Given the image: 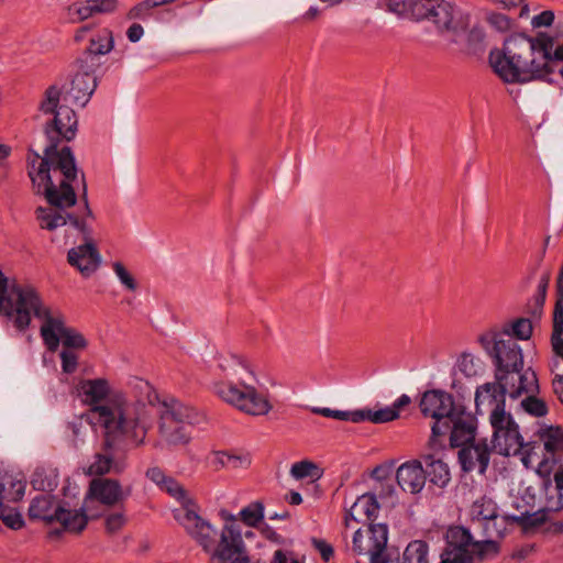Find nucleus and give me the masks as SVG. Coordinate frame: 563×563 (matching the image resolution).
I'll return each mask as SVG.
<instances>
[{
	"instance_id": "nucleus-1",
	"label": "nucleus",
	"mask_w": 563,
	"mask_h": 563,
	"mask_svg": "<svg viewBox=\"0 0 563 563\" xmlns=\"http://www.w3.org/2000/svg\"><path fill=\"white\" fill-rule=\"evenodd\" d=\"M62 93L59 87L51 85L40 103V110L45 114H53V119L43 128L48 144L43 151L44 155H40L37 168L49 185L47 198L53 203H74L76 198L73 183L78 178L79 169L71 147L58 146L63 141L71 142L76 137L78 117L73 108L59 104Z\"/></svg>"
},
{
	"instance_id": "nucleus-2",
	"label": "nucleus",
	"mask_w": 563,
	"mask_h": 563,
	"mask_svg": "<svg viewBox=\"0 0 563 563\" xmlns=\"http://www.w3.org/2000/svg\"><path fill=\"white\" fill-rule=\"evenodd\" d=\"M555 45V37L539 31L536 36L526 32L505 38L501 49L489 52L488 63L494 73L506 84H527L534 80L552 82V63L563 62V44Z\"/></svg>"
},
{
	"instance_id": "nucleus-3",
	"label": "nucleus",
	"mask_w": 563,
	"mask_h": 563,
	"mask_svg": "<svg viewBox=\"0 0 563 563\" xmlns=\"http://www.w3.org/2000/svg\"><path fill=\"white\" fill-rule=\"evenodd\" d=\"M82 404L89 406V412L97 416V422L103 431V450L109 451L114 442L125 438L135 446L144 443L146 428L139 417L131 415L123 393H112L107 378H82L76 386Z\"/></svg>"
},
{
	"instance_id": "nucleus-4",
	"label": "nucleus",
	"mask_w": 563,
	"mask_h": 563,
	"mask_svg": "<svg viewBox=\"0 0 563 563\" xmlns=\"http://www.w3.org/2000/svg\"><path fill=\"white\" fill-rule=\"evenodd\" d=\"M219 515L230 522L224 525L219 540L217 530L194 510L186 509L181 515H175V519L210 554V563H251L240 526L235 523L236 517L225 509H221ZM253 563L266 562L258 559Z\"/></svg>"
},
{
	"instance_id": "nucleus-5",
	"label": "nucleus",
	"mask_w": 563,
	"mask_h": 563,
	"mask_svg": "<svg viewBox=\"0 0 563 563\" xmlns=\"http://www.w3.org/2000/svg\"><path fill=\"white\" fill-rule=\"evenodd\" d=\"M11 292L15 296L14 312L7 319L13 323L19 332H25L31 324L32 313L37 319H43L40 333L44 345L49 352L58 350V339L55 336L56 323L65 319L62 314L52 316L49 307L43 305L42 297L32 285H20L15 280L11 286Z\"/></svg>"
},
{
	"instance_id": "nucleus-6",
	"label": "nucleus",
	"mask_w": 563,
	"mask_h": 563,
	"mask_svg": "<svg viewBox=\"0 0 563 563\" xmlns=\"http://www.w3.org/2000/svg\"><path fill=\"white\" fill-rule=\"evenodd\" d=\"M477 418L466 412V407L459 406L455 411V421L452 426L450 435V446L459 448L457 461L461 471L464 474L471 473L475 468V462L472 451L476 453L478 463V473L484 475L489 466L492 448L486 439L476 442Z\"/></svg>"
},
{
	"instance_id": "nucleus-7",
	"label": "nucleus",
	"mask_w": 563,
	"mask_h": 563,
	"mask_svg": "<svg viewBox=\"0 0 563 563\" xmlns=\"http://www.w3.org/2000/svg\"><path fill=\"white\" fill-rule=\"evenodd\" d=\"M68 507L69 504L66 500H57L53 494H40L32 498L27 518L30 521H43L46 525L59 522L67 529V532L79 534L87 528L90 520L101 517L100 514L89 516L85 505L75 510Z\"/></svg>"
},
{
	"instance_id": "nucleus-8",
	"label": "nucleus",
	"mask_w": 563,
	"mask_h": 563,
	"mask_svg": "<svg viewBox=\"0 0 563 563\" xmlns=\"http://www.w3.org/2000/svg\"><path fill=\"white\" fill-rule=\"evenodd\" d=\"M38 159L40 154L32 147H29L26 158L27 176L31 179L35 195L43 196L47 205L52 208L47 209L44 207H37L35 210V216L40 222L41 229L54 231L55 229L64 227L67 222H69L68 214L70 212L66 211V209L76 206L78 197L76 190L74 189V195L76 198L74 203L65 201H62L60 203H53L47 198L49 185L47 184L44 175L40 174V168L35 167Z\"/></svg>"
},
{
	"instance_id": "nucleus-9",
	"label": "nucleus",
	"mask_w": 563,
	"mask_h": 563,
	"mask_svg": "<svg viewBox=\"0 0 563 563\" xmlns=\"http://www.w3.org/2000/svg\"><path fill=\"white\" fill-rule=\"evenodd\" d=\"M415 22L423 20L431 21L439 34L452 33L455 36L464 34L470 24V13L462 12L453 2L446 0H440L437 4H430V2H422L416 4Z\"/></svg>"
},
{
	"instance_id": "nucleus-10",
	"label": "nucleus",
	"mask_w": 563,
	"mask_h": 563,
	"mask_svg": "<svg viewBox=\"0 0 563 563\" xmlns=\"http://www.w3.org/2000/svg\"><path fill=\"white\" fill-rule=\"evenodd\" d=\"M214 393L225 402L251 416H264L272 409L266 395L254 386L221 382L214 385Z\"/></svg>"
},
{
	"instance_id": "nucleus-11",
	"label": "nucleus",
	"mask_w": 563,
	"mask_h": 563,
	"mask_svg": "<svg viewBox=\"0 0 563 563\" xmlns=\"http://www.w3.org/2000/svg\"><path fill=\"white\" fill-rule=\"evenodd\" d=\"M68 220L81 233L85 242L68 251L67 262L73 267H76L82 277L88 278L97 271L101 263V255L92 240V229L84 217H79L76 213H69Z\"/></svg>"
},
{
	"instance_id": "nucleus-12",
	"label": "nucleus",
	"mask_w": 563,
	"mask_h": 563,
	"mask_svg": "<svg viewBox=\"0 0 563 563\" xmlns=\"http://www.w3.org/2000/svg\"><path fill=\"white\" fill-rule=\"evenodd\" d=\"M473 534L464 526H450L444 533V548L439 563H474Z\"/></svg>"
},
{
	"instance_id": "nucleus-13",
	"label": "nucleus",
	"mask_w": 563,
	"mask_h": 563,
	"mask_svg": "<svg viewBox=\"0 0 563 563\" xmlns=\"http://www.w3.org/2000/svg\"><path fill=\"white\" fill-rule=\"evenodd\" d=\"M84 66V63L80 65V62L75 59L71 64L73 75L69 87L63 86L60 88L65 92V99L69 98L75 106L80 108L86 107L98 86L96 70L99 67L87 68Z\"/></svg>"
},
{
	"instance_id": "nucleus-14",
	"label": "nucleus",
	"mask_w": 563,
	"mask_h": 563,
	"mask_svg": "<svg viewBox=\"0 0 563 563\" xmlns=\"http://www.w3.org/2000/svg\"><path fill=\"white\" fill-rule=\"evenodd\" d=\"M367 531L372 542L366 554L369 563H399V549L388 547V525H369Z\"/></svg>"
},
{
	"instance_id": "nucleus-15",
	"label": "nucleus",
	"mask_w": 563,
	"mask_h": 563,
	"mask_svg": "<svg viewBox=\"0 0 563 563\" xmlns=\"http://www.w3.org/2000/svg\"><path fill=\"white\" fill-rule=\"evenodd\" d=\"M129 495L124 493L119 479L115 478H92L89 482L87 493L85 495L84 505L88 500H97L104 506H114L122 503Z\"/></svg>"
},
{
	"instance_id": "nucleus-16",
	"label": "nucleus",
	"mask_w": 563,
	"mask_h": 563,
	"mask_svg": "<svg viewBox=\"0 0 563 563\" xmlns=\"http://www.w3.org/2000/svg\"><path fill=\"white\" fill-rule=\"evenodd\" d=\"M114 47L113 32L103 27L93 33L89 38V45L76 58L85 64L84 67H100L101 56L110 53Z\"/></svg>"
},
{
	"instance_id": "nucleus-17",
	"label": "nucleus",
	"mask_w": 563,
	"mask_h": 563,
	"mask_svg": "<svg viewBox=\"0 0 563 563\" xmlns=\"http://www.w3.org/2000/svg\"><path fill=\"white\" fill-rule=\"evenodd\" d=\"M459 406L452 394L442 389L426 390L420 399L419 408L423 417H448V413H454Z\"/></svg>"
},
{
	"instance_id": "nucleus-18",
	"label": "nucleus",
	"mask_w": 563,
	"mask_h": 563,
	"mask_svg": "<svg viewBox=\"0 0 563 563\" xmlns=\"http://www.w3.org/2000/svg\"><path fill=\"white\" fill-rule=\"evenodd\" d=\"M422 460H410L402 463L396 472V481L404 492L418 494L426 484V472Z\"/></svg>"
},
{
	"instance_id": "nucleus-19",
	"label": "nucleus",
	"mask_w": 563,
	"mask_h": 563,
	"mask_svg": "<svg viewBox=\"0 0 563 563\" xmlns=\"http://www.w3.org/2000/svg\"><path fill=\"white\" fill-rule=\"evenodd\" d=\"M499 355L501 364H498L496 356L493 360L495 369L498 373L508 378V376L512 373L522 372L525 365L523 353L522 349L516 341L511 339L506 340L503 349L499 350Z\"/></svg>"
},
{
	"instance_id": "nucleus-20",
	"label": "nucleus",
	"mask_w": 563,
	"mask_h": 563,
	"mask_svg": "<svg viewBox=\"0 0 563 563\" xmlns=\"http://www.w3.org/2000/svg\"><path fill=\"white\" fill-rule=\"evenodd\" d=\"M490 424L493 427L492 450L504 456H509V446L501 445L500 434L501 432L516 431L517 422L510 412L492 411Z\"/></svg>"
},
{
	"instance_id": "nucleus-21",
	"label": "nucleus",
	"mask_w": 563,
	"mask_h": 563,
	"mask_svg": "<svg viewBox=\"0 0 563 563\" xmlns=\"http://www.w3.org/2000/svg\"><path fill=\"white\" fill-rule=\"evenodd\" d=\"M421 460L427 465V468L424 470L426 479L428 478L432 485L438 486L439 488H445L451 481L448 464L432 453L422 454Z\"/></svg>"
},
{
	"instance_id": "nucleus-22",
	"label": "nucleus",
	"mask_w": 563,
	"mask_h": 563,
	"mask_svg": "<svg viewBox=\"0 0 563 563\" xmlns=\"http://www.w3.org/2000/svg\"><path fill=\"white\" fill-rule=\"evenodd\" d=\"M163 410L159 416V423H165L167 427L170 423H187L194 424V409L184 406L177 399L172 398L169 402H163Z\"/></svg>"
},
{
	"instance_id": "nucleus-23",
	"label": "nucleus",
	"mask_w": 563,
	"mask_h": 563,
	"mask_svg": "<svg viewBox=\"0 0 563 563\" xmlns=\"http://www.w3.org/2000/svg\"><path fill=\"white\" fill-rule=\"evenodd\" d=\"M0 483L3 484L4 503H19L23 499L26 479L22 473L13 474L8 471H0Z\"/></svg>"
},
{
	"instance_id": "nucleus-24",
	"label": "nucleus",
	"mask_w": 563,
	"mask_h": 563,
	"mask_svg": "<svg viewBox=\"0 0 563 563\" xmlns=\"http://www.w3.org/2000/svg\"><path fill=\"white\" fill-rule=\"evenodd\" d=\"M54 333L58 339V345L62 341L63 350H85L88 346V340L85 335L75 328L66 327L65 320L56 323Z\"/></svg>"
},
{
	"instance_id": "nucleus-25",
	"label": "nucleus",
	"mask_w": 563,
	"mask_h": 563,
	"mask_svg": "<svg viewBox=\"0 0 563 563\" xmlns=\"http://www.w3.org/2000/svg\"><path fill=\"white\" fill-rule=\"evenodd\" d=\"M550 280L551 273L550 271H545L540 277L536 294L527 302L526 313L533 319L539 320L543 314V307L547 300Z\"/></svg>"
},
{
	"instance_id": "nucleus-26",
	"label": "nucleus",
	"mask_w": 563,
	"mask_h": 563,
	"mask_svg": "<svg viewBox=\"0 0 563 563\" xmlns=\"http://www.w3.org/2000/svg\"><path fill=\"white\" fill-rule=\"evenodd\" d=\"M536 435L543 441L547 453L554 456L556 452L563 451L562 426H543L537 430Z\"/></svg>"
},
{
	"instance_id": "nucleus-27",
	"label": "nucleus",
	"mask_w": 563,
	"mask_h": 563,
	"mask_svg": "<svg viewBox=\"0 0 563 563\" xmlns=\"http://www.w3.org/2000/svg\"><path fill=\"white\" fill-rule=\"evenodd\" d=\"M434 422L431 427V435L429 439V446L433 451H442L445 449V445L440 441L441 437L451 434L452 426L455 421V412L448 413V417H432Z\"/></svg>"
},
{
	"instance_id": "nucleus-28",
	"label": "nucleus",
	"mask_w": 563,
	"mask_h": 563,
	"mask_svg": "<svg viewBox=\"0 0 563 563\" xmlns=\"http://www.w3.org/2000/svg\"><path fill=\"white\" fill-rule=\"evenodd\" d=\"M252 463L250 453H235L233 451H218L216 453V470L225 467L229 470L247 468Z\"/></svg>"
},
{
	"instance_id": "nucleus-29",
	"label": "nucleus",
	"mask_w": 563,
	"mask_h": 563,
	"mask_svg": "<svg viewBox=\"0 0 563 563\" xmlns=\"http://www.w3.org/2000/svg\"><path fill=\"white\" fill-rule=\"evenodd\" d=\"M500 333H503V335L510 336L511 340H529L533 333L532 321L525 317L516 318L504 323Z\"/></svg>"
},
{
	"instance_id": "nucleus-30",
	"label": "nucleus",
	"mask_w": 563,
	"mask_h": 563,
	"mask_svg": "<svg viewBox=\"0 0 563 563\" xmlns=\"http://www.w3.org/2000/svg\"><path fill=\"white\" fill-rule=\"evenodd\" d=\"M187 423H170L167 427L165 423H159V432L170 445H185L190 442V431Z\"/></svg>"
},
{
	"instance_id": "nucleus-31",
	"label": "nucleus",
	"mask_w": 563,
	"mask_h": 563,
	"mask_svg": "<svg viewBox=\"0 0 563 563\" xmlns=\"http://www.w3.org/2000/svg\"><path fill=\"white\" fill-rule=\"evenodd\" d=\"M352 508L357 509V512L365 516L369 525H377L375 521L378 518L380 504L377 500L376 494L365 493L357 497L352 505Z\"/></svg>"
},
{
	"instance_id": "nucleus-32",
	"label": "nucleus",
	"mask_w": 563,
	"mask_h": 563,
	"mask_svg": "<svg viewBox=\"0 0 563 563\" xmlns=\"http://www.w3.org/2000/svg\"><path fill=\"white\" fill-rule=\"evenodd\" d=\"M428 555L429 543L426 540H412L399 556V563H429Z\"/></svg>"
},
{
	"instance_id": "nucleus-33",
	"label": "nucleus",
	"mask_w": 563,
	"mask_h": 563,
	"mask_svg": "<svg viewBox=\"0 0 563 563\" xmlns=\"http://www.w3.org/2000/svg\"><path fill=\"white\" fill-rule=\"evenodd\" d=\"M0 520L11 530H21L25 526V520L18 508L4 504L3 484L0 483Z\"/></svg>"
},
{
	"instance_id": "nucleus-34",
	"label": "nucleus",
	"mask_w": 563,
	"mask_h": 563,
	"mask_svg": "<svg viewBox=\"0 0 563 563\" xmlns=\"http://www.w3.org/2000/svg\"><path fill=\"white\" fill-rule=\"evenodd\" d=\"M472 515L473 519L484 521V529L487 530L488 522L498 518L497 504L490 498L483 497L481 500L474 501Z\"/></svg>"
},
{
	"instance_id": "nucleus-35",
	"label": "nucleus",
	"mask_w": 563,
	"mask_h": 563,
	"mask_svg": "<svg viewBox=\"0 0 563 563\" xmlns=\"http://www.w3.org/2000/svg\"><path fill=\"white\" fill-rule=\"evenodd\" d=\"M113 446H115V444ZM113 450L114 448L109 451L102 449L104 453H96L95 462L88 466L85 474L88 476H96L95 478H103L102 476L110 473L114 463Z\"/></svg>"
},
{
	"instance_id": "nucleus-36",
	"label": "nucleus",
	"mask_w": 563,
	"mask_h": 563,
	"mask_svg": "<svg viewBox=\"0 0 563 563\" xmlns=\"http://www.w3.org/2000/svg\"><path fill=\"white\" fill-rule=\"evenodd\" d=\"M290 475L297 481L310 477L312 482H317L323 475V468L310 460L296 462L290 467Z\"/></svg>"
},
{
	"instance_id": "nucleus-37",
	"label": "nucleus",
	"mask_w": 563,
	"mask_h": 563,
	"mask_svg": "<svg viewBox=\"0 0 563 563\" xmlns=\"http://www.w3.org/2000/svg\"><path fill=\"white\" fill-rule=\"evenodd\" d=\"M474 563H482L489 556L495 558L500 552V543L493 539L475 540L473 538Z\"/></svg>"
},
{
	"instance_id": "nucleus-38",
	"label": "nucleus",
	"mask_w": 563,
	"mask_h": 563,
	"mask_svg": "<svg viewBox=\"0 0 563 563\" xmlns=\"http://www.w3.org/2000/svg\"><path fill=\"white\" fill-rule=\"evenodd\" d=\"M500 331H489L483 333L478 336V343L486 351V353L492 357V361L497 357L498 364L500 363L499 350L503 349V345L506 340L500 339Z\"/></svg>"
},
{
	"instance_id": "nucleus-39",
	"label": "nucleus",
	"mask_w": 563,
	"mask_h": 563,
	"mask_svg": "<svg viewBox=\"0 0 563 563\" xmlns=\"http://www.w3.org/2000/svg\"><path fill=\"white\" fill-rule=\"evenodd\" d=\"M11 285L2 271H0V316L5 319L14 312L15 300L12 298Z\"/></svg>"
},
{
	"instance_id": "nucleus-40",
	"label": "nucleus",
	"mask_w": 563,
	"mask_h": 563,
	"mask_svg": "<svg viewBox=\"0 0 563 563\" xmlns=\"http://www.w3.org/2000/svg\"><path fill=\"white\" fill-rule=\"evenodd\" d=\"M361 413L363 417L360 418V422L369 421L374 424L391 422L399 418V413H397L393 406L380 408L378 410L363 408L361 409Z\"/></svg>"
},
{
	"instance_id": "nucleus-41",
	"label": "nucleus",
	"mask_w": 563,
	"mask_h": 563,
	"mask_svg": "<svg viewBox=\"0 0 563 563\" xmlns=\"http://www.w3.org/2000/svg\"><path fill=\"white\" fill-rule=\"evenodd\" d=\"M264 504L261 500L252 501L242 508L239 517L243 523L249 527L258 528L264 519Z\"/></svg>"
},
{
	"instance_id": "nucleus-42",
	"label": "nucleus",
	"mask_w": 563,
	"mask_h": 563,
	"mask_svg": "<svg viewBox=\"0 0 563 563\" xmlns=\"http://www.w3.org/2000/svg\"><path fill=\"white\" fill-rule=\"evenodd\" d=\"M311 412L325 417V418H332L336 420L342 421H350L353 423H360V418L363 417L361 413V409L356 410H338V409H331L325 407H313L311 408Z\"/></svg>"
},
{
	"instance_id": "nucleus-43",
	"label": "nucleus",
	"mask_w": 563,
	"mask_h": 563,
	"mask_svg": "<svg viewBox=\"0 0 563 563\" xmlns=\"http://www.w3.org/2000/svg\"><path fill=\"white\" fill-rule=\"evenodd\" d=\"M551 345L553 353L563 360V311L552 312Z\"/></svg>"
},
{
	"instance_id": "nucleus-44",
	"label": "nucleus",
	"mask_w": 563,
	"mask_h": 563,
	"mask_svg": "<svg viewBox=\"0 0 563 563\" xmlns=\"http://www.w3.org/2000/svg\"><path fill=\"white\" fill-rule=\"evenodd\" d=\"M420 4V0H385V5L389 12L397 14L400 18L416 20L413 7Z\"/></svg>"
},
{
	"instance_id": "nucleus-45",
	"label": "nucleus",
	"mask_w": 563,
	"mask_h": 563,
	"mask_svg": "<svg viewBox=\"0 0 563 563\" xmlns=\"http://www.w3.org/2000/svg\"><path fill=\"white\" fill-rule=\"evenodd\" d=\"M465 33H467L466 46H467L468 53H471L473 55H478V54L484 53L485 47H486V44H485L486 34L484 32V29L478 25H474L472 29L468 27Z\"/></svg>"
},
{
	"instance_id": "nucleus-46",
	"label": "nucleus",
	"mask_w": 563,
	"mask_h": 563,
	"mask_svg": "<svg viewBox=\"0 0 563 563\" xmlns=\"http://www.w3.org/2000/svg\"><path fill=\"white\" fill-rule=\"evenodd\" d=\"M504 437L505 443L503 445L509 446V450L512 445L517 444L520 449H526L525 454L522 456V463L527 466L529 461V455L533 450L534 442H525L523 437L519 431V426L517 424L516 431L501 432L500 438Z\"/></svg>"
},
{
	"instance_id": "nucleus-47",
	"label": "nucleus",
	"mask_w": 563,
	"mask_h": 563,
	"mask_svg": "<svg viewBox=\"0 0 563 563\" xmlns=\"http://www.w3.org/2000/svg\"><path fill=\"white\" fill-rule=\"evenodd\" d=\"M538 394H530L526 398L521 400V408L527 412L528 415L541 418L548 415L549 408L547 402L537 397Z\"/></svg>"
},
{
	"instance_id": "nucleus-48",
	"label": "nucleus",
	"mask_w": 563,
	"mask_h": 563,
	"mask_svg": "<svg viewBox=\"0 0 563 563\" xmlns=\"http://www.w3.org/2000/svg\"><path fill=\"white\" fill-rule=\"evenodd\" d=\"M67 12L71 23H79L95 15L91 4L87 3V0L85 2H74L69 4Z\"/></svg>"
},
{
	"instance_id": "nucleus-49",
	"label": "nucleus",
	"mask_w": 563,
	"mask_h": 563,
	"mask_svg": "<svg viewBox=\"0 0 563 563\" xmlns=\"http://www.w3.org/2000/svg\"><path fill=\"white\" fill-rule=\"evenodd\" d=\"M549 508L539 509L533 514L526 511L523 533H528L531 530L538 529L542 527L544 523H547L549 521Z\"/></svg>"
},
{
	"instance_id": "nucleus-50",
	"label": "nucleus",
	"mask_w": 563,
	"mask_h": 563,
	"mask_svg": "<svg viewBox=\"0 0 563 563\" xmlns=\"http://www.w3.org/2000/svg\"><path fill=\"white\" fill-rule=\"evenodd\" d=\"M494 377H495V382L485 383L482 386L477 387V389L475 391L476 408H478V406H479L482 390L489 394V396L492 397V395H497V393L500 389V387H499L500 384H506L508 382V378H506L504 375L498 373L496 369L494 371Z\"/></svg>"
},
{
	"instance_id": "nucleus-51",
	"label": "nucleus",
	"mask_w": 563,
	"mask_h": 563,
	"mask_svg": "<svg viewBox=\"0 0 563 563\" xmlns=\"http://www.w3.org/2000/svg\"><path fill=\"white\" fill-rule=\"evenodd\" d=\"M516 374L518 375L519 386H528L530 394L540 393L538 375L532 367L522 368V372Z\"/></svg>"
},
{
	"instance_id": "nucleus-52",
	"label": "nucleus",
	"mask_w": 563,
	"mask_h": 563,
	"mask_svg": "<svg viewBox=\"0 0 563 563\" xmlns=\"http://www.w3.org/2000/svg\"><path fill=\"white\" fill-rule=\"evenodd\" d=\"M154 7L151 0H143L134 4L126 13L129 20H147L152 16Z\"/></svg>"
},
{
	"instance_id": "nucleus-53",
	"label": "nucleus",
	"mask_w": 563,
	"mask_h": 563,
	"mask_svg": "<svg viewBox=\"0 0 563 563\" xmlns=\"http://www.w3.org/2000/svg\"><path fill=\"white\" fill-rule=\"evenodd\" d=\"M459 371L465 375L466 377L476 376L479 369V366L475 362V357L470 353H462L457 360Z\"/></svg>"
},
{
	"instance_id": "nucleus-54",
	"label": "nucleus",
	"mask_w": 563,
	"mask_h": 563,
	"mask_svg": "<svg viewBox=\"0 0 563 563\" xmlns=\"http://www.w3.org/2000/svg\"><path fill=\"white\" fill-rule=\"evenodd\" d=\"M113 271L118 276L121 284L130 291H135L137 288V282L130 274L126 267L121 262H114L112 264Z\"/></svg>"
},
{
	"instance_id": "nucleus-55",
	"label": "nucleus",
	"mask_w": 563,
	"mask_h": 563,
	"mask_svg": "<svg viewBox=\"0 0 563 563\" xmlns=\"http://www.w3.org/2000/svg\"><path fill=\"white\" fill-rule=\"evenodd\" d=\"M126 521V517L122 511L108 515L104 520L107 533L113 534L120 531L125 526Z\"/></svg>"
},
{
	"instance_id": "nucleus-56",
	"label": "nucleus",
	"mask_w": 563,
	"mask_h": 563,
	"mask_svg": "<svg viewBox=\"0 0 563 563\" xmlns=\"http://www.w3.org/2000/svg\"><path fill=\"white\" fill-rule=\"evenodd\" d=\"M59 357L63 373L70 375L77 371L79 358L74 351L62 350Z\"/></svg>"
},
{
	"instance_id": "nucleus-57",
	"label": "nucleus",
	"mask_w": 563,
	"mask_h": 563,
	"mask_svg": "<svg viewBox=\"0 0 563 563\" xmlns=\"http://www.w3.org/2000/svg\"><path fill=\"white\" fill-rule=\"evenodd\" d=\"M87 3L91 4L93 14L113 13L119 5L118 0H87Z\"/></svg>"
},
{
	"instance_id": "nucleus-58",
	"label": "nucleus",
	"mask_w": 563,
	"mask_h": 563,
	"mask_svg": "<svg viewBox=\"0 0 563 563\" xmlns=\"http://www.w3.org/2000/svg\"><path fill=\"white\" fill-rule=\"evenodd\" d=\"M488 23L499 32H507L511 27V19L499 12H493L487 18Z\"/></svg>"
},
{
	"instance_id": "nucleus-59",
	"label": "nucleus",
	"mask_w": 563,
	"mask_h": 563,
	"mask_svg": "<svg viewBox=\"0 0 563 563\" xmlns=\"http://www.w3.org/2000/svg\"><path fill=\"white\" fill-rule=\"evenodd\" d=\"M312 547L319 552L324 562H329L334 558V548L323 539L312 538Z\"/></svg>"
},
{
	"instance_id": "nucleus-60",
	"label": "nucleus",
	"mask_w": 563,
	"mask_h": 563,
	"mask_svg": "<svg viewBox=\"0 0 563 563\" xmlns=\"http://www.w3.org/2000/svg\"><path fill=\"white\" fill-rule=\"evenodd\" d=\"M395 461H387L383 464L377 465L371 473V477L375 481L383 482L388 479L394 471Z\"/></svg>"
},
{
	"instance_id": "nucleus-61",
	"label": "nucleus",
	"mask_w": 563,
	"mask_h": 563,
	"mask_svg": "<svg viewBox=\"0 0 563 563\" xmlns=\"http://www.w3.org/2000/svg\"><path fill=\"white\" fill-rule=\"evenodd\" d=\"M555 19V14L552 10H544L541 13L532 18L531 24L533 27H550Z\"/></svg>"
},
{
	"instance_id": "nucleus-62",
	"label": "nucleus",
	"mask_w": 563,
	"mask_h": 563,
	"mask_svg": "<svg viewBox=\"0 0 563 563\" xmlns=\"http://www.w3.org/2000/svg\"><path fill=\"white\" fill-rule=\"evenodd\" d=\"M97 416L90 413L89 411L86 413H82L80 417H77L73 421L68 422V428L71 430L75 438H77L80 433L81 428V420L85 419L89 424L96 426L97 422Z\"/></svg>"
},
{
	"instance_id": "nucleus-63",
	"label": "nucleus",
	"mask_w": 563,
	"mask_h": 563,
	"mask_svg": "<svg viewBox=\"0 0 563 563\" xmlns=\"http://www.w3.org/2000/svg\"><path fill=\"white\" fill-rule=\"evenodd\" d=\"M260 527V531L265 539L279 545L285 544V538L277 533L268 523L262 521Z\"/></svg>"
},
{
	"instance_id": "nucleus-64",
	"label": "nucleus",
	"mask_w": 563,
	"mask_h": 563,
	"mask_svg": "<svg viewBox=\"0 0 563 563\" xmlns=\"http://www.w3.org/2000/svg\"><path fill=\"white\" fill-rule=\"evenodd\" d=\"M553 310L563 311V264L556 278L555 302Z\"/></svg>"
}]
</instances>
